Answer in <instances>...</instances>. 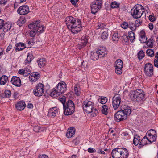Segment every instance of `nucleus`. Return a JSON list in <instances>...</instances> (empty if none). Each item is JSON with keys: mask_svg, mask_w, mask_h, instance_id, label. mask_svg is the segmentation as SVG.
<instances>
[{"mask_svg": "<svg viewBox=\"0 0 158 158\" xmlns=\"http://www.w3.org/2000/svg\"><path fill=\"white\" fill-rule=\"evenodd\" d=\"M65 22L68 29L73 33H77L81 29L82 26L80 21L78 19L76 20L71 16L66 18Z\"/></svg>", "mask_w": 158, "mask_h": 158, "instance_id": "nucleus-1", "label": "nucleus"}, {"mask_svg": "<svg viewBox=\"0 0 158 158\" xmlns=\"http://www.w3.org/2000/svg\"><path fill=\"white\" fill-rule=\"evenodd\" d=\"M66 90L67 85L64 82H60L53 89L52 91L50 93V95L52 97H56L64 93Z\"/></svg>", "mask_w": 158, "mask_h": 158, "instance_id": "nucleus-2", "label": "nucleus"}, {"mask_svg": "<svg viewBox=\"0 0 158 158\" xmlns=\"http://www.w3.org/2000/svg\"><path fill=\"white\" fill-rule=\"evenodd\" d=\"M82 107L84 110L87 113H92L93 117L96 116L98 110L94 108L93 102L88 101H84L82 103Z\"/></svg>", "mask_w": 158, "mask_h": 158, "instance_id": "nucleus-3", "label": "nucleus"}, {"mask_svg": "<svg viewBox=\"0 0 158 158\" xmlns=\"http://www.w3.org/2000/svg\"><path fill=\"white\" fill-rule=\"evenodd\" d=\"M144 12L143 7L141 5H135L131 11V13L132 17L135 19L140 18Z\"/></svg>", "mask_w": 158, "mask_h": 158, "instance_id": "nucleus-4", "label": "nucleus"}, {"mask_svg": "<svg viewBox=\"0 0 158 158\" xmlns=\"http://www.w3.org/2000/svg\"><path fill=\"white\" fill-rule=\"evenodd\" d=\"M63 109L64 114L66 115H70L73 114L75 111L74 104L73 102L70 100H68L64 105Z\"/></svg>", "mask_w": 158, "mask_h": 158, "instance_id": "nucleus-5", "label": "nucleus"}, {"mask_svg": "<svg viewBox=\"0 0 158 158\" xmlns=\"http://www.w3.org/2000/svg\"><path fill=\"white\" fill-rule=\"evenodd\" d=\"M29 29H34L35 28L37 30V34L39 35L43 33L45 29V27L40 23V21H36L35 23H32L28 26Z\"/></svg>", "mask_w": 158, "mask_h": 158, "instance_id": "nucleus-6", "label": "nucleus"}, {"mask_svg": "<svg viewBox=\"0 0 158 158\" xmlns=\"http://www.w3.org/2000/svg\"><path fill=\"white\" fill-rule=\"evenodd\" d=\"M132 96L134 100L140 103L145 100L144 93L140 89H137L133 92Z\"/></svg>", "mask_w": 158, "mask_h": 158, "instance_id": "nucleus-7", "label": "nucleus"}, {"mask_svg": "<svg viewBox=\"0 0 158 158\" xmlns=\"http://www.w3.org/2000/svg\"><path fill=\"white\" fill-rule=\"evenodd\" d=\"M146 139L152 143L153 142L156 141L157 135L156 131L151 129L149 130L146 134Z\"/></svg>", "mask_w": 158, "mask_h": 158, "instance_id": "nucleus-8", "label": "nucleus"}, {"mask_svg": "<svg viewBox=\"0 0 158 158\" xmlns=\"http://www.w3.org/2000/svg\"><path fill=\"white\" fill-rule=\"evenodd\" d=\"M44 91V86L41 83L38 84L34 90L33 93L35 95L40 96L43 94Z\"/></svg>", "mask_w": 158, "mask_h": 158, "instance_id": "nucleus-9", "label": "nucleus"}, {"mask_svg": "<svg viewBox=\"0 0 158 158\" xmlns=\"http://www.w3.org/2000/svg\"><path fill=\"white\" fill-rule=\"evenodd\" d=\"M145 75L148 77H151L153 75V66L150 63H146L145 65L144 69Z\"/></svg>", "mask_w": 158, "mask_h": 158, "instance_id": "nucleus-10", "label": "nucleus"}, {"mask_svg": "<svg viewBox=\"0 0 158 158\" xmlns=\"http://www.w3.org/2000/svg\"><path fill=\"white\" fill-rule=\"evenodd\" d=\"M112 104L113 108L116 110L120 106L121 104V97L119 94H117L113 97Z\"/></svg>", "mask_w": 158, "mask_h": 158, "instance_id": "nucleus-11", "label": "nucleus"}, {"mask_svg": "<svg viewBox=\"0 0 158 158\" xmlns=\"http://www.w3.org/2000/svg\"><path fill=\"white\" fill-rule=\"evenodd\" d=\"M126 118V114L122 110L118 111L114 115V119L117 122H119Z\"/></svg>", "mask_w": 158, "mask_h": 158, "instance_id": "nucleus-12", "label": "nucleus"}, {"mask_svg": "<svg viewBox=\"0 0 158 158\" xmlns=\"http://www.w3.org/2000/svg\"><path fill=\"white\" fill-rule=\"evenodd\" d=\"M119 158H127L129 152L127 149L124 148H118Z\"/></svg>", "mask_w": 158, "mask_h": 158, "instance_id": "nucleus-13", "label": "nucleus"}, {"mask_svg": "<svg viewBox=\"0 0 158 158\" xmlns=\"http://www.w3.org/2000/svg\"><path fill=\"white\" fill-rule=\"evenodd\" d=\"M29 12V7L27 5H24L20 6L17 10L18 14L21 15H24Z\"/></svg>", "mask_w": 158, "mask_h": 158, "instance_id": "nucleus-14", "label": "nucleus"}, {"mask_svg": "<svg viewBox=\"0 0 158 158\" xmlns=\"http://www.w3.org/2000/svg\"><path fill=\"white\" fill-rule=\"evenodd\" d=\"M88 42L87 39L85 36L82 37L79 40L77 48L80 49L85 47Z\"/></svg>", "mask_w": 158, "mask_h": 158, "instance_id": "nucleus-15", "label": "nucleus"}, {"mask_svg": "<svg viewBox=\"0 0 158 158\" xmlns=\"http://www.w3.org/2000/svg\"><path fill=\"white\" fill-rule=\"evenodd\" d=\"M11 82L13 85L17 87H20L21 85L20 79L16 76H13L12 77Z\"/></svg>", "mask_w": 158, "mask_h": 158, "instance_id": "nucleus-16", "label": "nucleus"}, {"mask_svg": "<svg viewBox=\"0 0 158 158\" xmlns=\"http://www.w3.org/2000/svg\"><path fill=\"white\" fill-rule=\"evenodd\" d=\"M40 74L38 72H33L31 73L29 76V79L31 81L33 82L36 81L39 78Z\"/></svg>", "mask_w": 158, "mask_h": 158, "instance_id": "nucleus-17", "label": "nucleus"}, {"mask_svg": "<svg viewBox=\"0 0 158 158\" xmlns=\"http://www.w3.org/2000/svg\"><path fill=\"white\" fill-rule=\"evenodd\" d=\"M121 109L126 114V118H127V116L129 115L131 112V110L130 107L125 105H121Z\"/></svg>", "mask_w": 158, "mask_h": 158, "instance_id": "nucleus-18", "label": "nucleus"}, {"mask_svg": "<svg viewBox=\"0 0 158 158\" xmlns=\"http://www.w3.org/2000/svg\"><path fill=\"white\" fill-rule=\"evenodd\" d=\"M75 129L73 127H70L68 129L66 134V136L68 138H71L75 134Z\"/></svg>", "mask_w": 158, "mask_h": 158, "instance_id": "nucleus-19", "label": "nucleus"}, {"mask_svg": "<svg viewBox=\"0 0 158 158\" xmlns=\"http://www.w3.org/2000/svg\"><path fill=\"white\" fill-rule=\"evenodd\" d=\"M15 50L16 51L22 50L26 48L25 44L23 43H18L15 45Z\"/></svg>", "mask_w": 158, "mask_h": 158, "instance_id": "nucleus-20", "label": "nucleus"}, {"mask_svg": "<svg viewBox=\"0 0 158 158\" xmlns=\"http://www.w3.org/2000/svg\"><path fill=\"white\" fill-rule=\"evenodd\" d=\"M48 113L49 115H51L52 116L54 117L58 114V111L56 107H54L49 110Z\"/></svg>", "mask_w": 158, "mask_h": 158, "instance_id": "nucleus-21", "label": "nucleus"}, {"mask_svg": "<svg viewBox=\"0 0 158 158\" xmlns=\"http://www.w3.org/2000/svg\"><path fill=\"white\" fill-rule=\"evenodd\" d=\"M25 106V102H19L15 105L16 108L18 110L20 111L23 110Z\"/></svg>", "mask_w": 158, "mask_h": 158, "instance_id": "nucleus-22", "label": "nucleus"}, {"mask_svg": "<svg viewBox=\"0 0 158 158\" xmlns=\"http://www.w3.org/2000/svg\"><path fill=\"white\" fill-rule=\"evenodd\" d=\"M140 38L139 39V40L142 43L146 42L147 38L145 35V32L144 31H141L140 32Z\"/></svg>", "mask_w": 158, "mask_h": 158, "instance_id": "nucleus-23", "label": "nucleus"}, {"mask_svg": "<svg viewBox=\"0 0 158 158\" xmlns=\"http://www.w3.org/2000/svg\"><path fill=\"white\" fill-rule=\"evenodd\" d=\"M91 13L93 14H95L98 12V10L100 9L101 8V7L99 5L98 6V5L96 6V5L92 4L91 6Z\"/></svg>", "mask_w": 158, "mask_h": 158, "instance_id": "nucleus-24", "label": "nucleus"}, {"mask_svg": "<svg viewBox=\"0 0 158 158\" xmlns=\"http://www.w3.org/2000/svg\"><path fill=\"white\" fill-rule=\"evenodd\" d=\"M97 53L98 54L99 56L100 57H103L105 54H106L107 52L105 50V48H103L101 49L99 48L98 50L97 51Z\"/></svg>", "mask_w": 158, "mask_h": 158, "instance_id": "nucleus-25", "label": "nucleus"}, {"mask_svg": "<svg viewBox=\"0 0 158 158\" xmlns=\"http://www.w3.org/2000/svg\"><path fill=\"white\" fill-rule=\"evenodd\" d=\"M118 148L113 149L111 152L112 157L113 158H119Z\"/></svg>", "mask_w": 158, "mask_h": 158, "instance_id": "nucleus-26", "label": "nucleus"}, {"mask_svg": "<svg viewBox=\"0 0 158 158\" xmlns=\"http://www.w3.org/2000/svg\"><path fill=\"white\" fill-rule=\"evenodd\" d=\"M11 27V24L5 23L2 27L3 32H7L10 29Z\"/></svg>", "mask_w": 158, "mask_h": 158, "instance_id": "nucleus-27", "label": "nucleus"}, {"mask_svg": "<svg viewBox=\"0 0 158 158\" xmlns=\"http://www.w3.org/2000/svg\"><path fill=\"white\" fill-rule=\"evenodd\" d=\"M11 95V91L9 90H6L4 93H1V97L3 98H9Z\"/></svg>", "mask_w": 158, "mask_h": 158, "instance_id": "nucleus-28", "label": "nucleus"}, {"mask_svg": "<svg viewBox=\"0 0 158 158\" xmlns=\"http://www.w3.org/2000/svg\"><path fill=\"white\" fill-rule=\"evenodd\" d=\"M8 77L6 75H3L0 78V84L1 85H4L8 81Z\"/></svg>", "mask_w": 158, "mask_h": 158, "instance_id": "nucleus-29", "label": "nucleus"}, {"mask_svg": "<svg viewBox=\"0 0 158 158\" xmlns=\"http://www.w3.org/2000/svg\"><path fill=\"white\" fill-rule=\"evenodd\" d=\"M26 22V20L23 17H21L17 22V24L19 26H21L23 24Z\"/></svg>", "mask_w": 158, "mask_h": 158, "instance_id": "nucleus-30", "label": "nucleus"}, {"mask_svg": "<svg viewBox=\"0 0 158 158\" xmlns=\"http://www.w3.org/2000/svg\"><path fill=\"white\" fill-rule=\"evenodd\" d=\"M99 57L97 52H91L90 57L92 60H97L98 59Z\"/></svg>", "mask_w": 158, "mask_h": 158, "instance_id": "nucleus-31", "label": "nucleus"}, {"mask_svg": "<svg viewBox=\"0 0 158 158\" xmlns=\"http://www.w3.org/2000/svg\"><path fill=\"white\" fill-rule=\"evenodd\" d=\"M38 65L41 68L43 67L45 65L46 60L45 59H40L38 60Z\"/></svg>", "mask_w": 158, "mask_h": 158, "instance_id": "nucleus-32", "label": "nucleus"}, {"mask_svg": "<svg viewBox=\"0 0 158 158\" xmlns=\"http://www.w3.org/2000/svg\"><path fill=\"white\" fill-rule=\"evenodd\" d=\"M115 67L122 68L123 66V63L122 61L120 59L117 60L115 62Z\"/></svg>", "mask_w": 158, "mask_h": 158, "instance_id": "nucleus-33", "label": "nucleus"}, {"mask_svg": "<svg viewBox=\"0 0 158 158\" xmlns=\"http://www.w3.org/2000/svg\"><path fill=\"white\" fill-rule=\"evenodd\" d=\"M140 137L137 135H135L134 139L133 140V143L134 145L136 146L140 142Z\"/></svg>", "mask_w": 158, "mask_h": 158, "instance_id": "nucleus-34", "label": "nucleus"}, {"mask_svg": "<svg viewBox=\"0 0 158 158\" xmlns=\"http://www.w3.org/2000/svg\"><path fill=\"white\" fill-rule=\"evenodd\" d=\"M146 139V137L145 136L141 140L139 146V148H141L143 146L147 144V142Z\"/></svg>", "mask_w": 158, "mask_h": 158, "instance_id": "nucleus-35", "label": "nucleus"}, {"mask_svg": "<svg viewBox=\"0 0 158 158\" xmlns=\"http://www.w3.org/2000/svg\"><path fill=\"white\" fill-rule=\"evenodd\" d=\"M102 39L104 40L107 39L109 37V35L107 30L104 31L101 36Z\"/></svg>", "mask_w": 158, "mask_h": 158, "instance_id": "nucleus-36", "label": "nucleus"}, {"mask_svg": "<svg viewBox=\"0 0 158 158\" xmlns=\"http://www.w3.org/2000/svg\"><path fill=\"white\" fill-rule=\"evenodd\" d=\"M128 36L130 41L133 42L135 39L134 33L132 31H130L128 33Z\"/></svg>", "mask_w": 158, "mask_h": 158, "instance_id": "nucleus-37", "label": "nucleus"}, {"mask_svg": "<svg viewBox=\"0 0 158 158\" xmlns=\"http://www.w3.org/2000/svg\"><path fill=\"white\" fill-rule=\"evenodd\" d=\"M33 130L36 132H39L42 131L44 130V129L42 127L36 126L33 127Z\"/></svg>", "mask_w": 158, "mask_h": 158, "instance_id": "nucleus-38", "label": "nucleus"}, {"mask_svg": "<svg viewBox=\"0 0 158 158\" xmlns=\"http://www.w3.org/2000/svg\"><path fill=\"white\" fill-rule=\"evenodd\" d=\"M32 57L33 56L31 55H28L25 61V64H29L31 61Z\"/></svg>", "mask_w": 158, "mask_h": 158, "instance_id": "nucleus-39", "label": "nucleus"}, {"mask_svg": "<svg viewBox=\"0 0 158 158\" xmlns=\"http://www.w3.org/2000/svg\"><path fill=\"white\" fill-rule=\"evenodd\" d=\"M153 39L152 37L150 38L146 42V44L150 48H152L153 45Z\"/></svg>", "mask_w": 158, "mask_h": 158, "instance_id": "nucleus-40", "label": "nucleus"}, {"mask_svg": "<svg viewBox=\"0 0 158 158\" xmlns=\"http://www.w3.org/2000/svg\"><path fill=\"white\" fill-rule=\"evenodd\" d=\"M102 113L105 114L107 115V114L108 107L106 105H103L102 106Z\"/></svg>", "mask_w": 158, "mask_h": 158, "instance_id": "nucleus-41", "label": "nucleus"}, {"mask_svg": "<svg viewBox=\"0 0 158 158\" xmlns=\"http://www.w3.org/2000/svg\"><path fill=\"white\" fill-rule=\"evenodd\" d=\"M107 101V98L106 97H102L98 99L99 102L102 104H105Z\"/></svg>", "mask_w": 158, "mask_h": 158, "instance_id": "nucleus-42", "label": "nucleus"}, {"mask_svg": "<svg viewBox=\"0 0 158 158\" xmlns=\"http://www.w3.org/2000/svg\"><path fill=\"white\" fill-rule=\"evenodd\" d=\"M144 53L143 51H140L138 53V58L139 59H141L144 57Z\"/></svg>", "mask_w": 158, "mask_h": 158, "instance_id": "nucleus-43", "label": "nucleus"}, {"mask_svg": "<svg viewBox=\"0 0 158 158\" xmlns=\"http://www.w3.org/2000/svg\"><path fill=\"white\" fill-rule=\"evenodd\" d=\"M146 53L150 57H152L154 55V52L153 50L151 49L147 50Z\"/></svg>", "mask_w": 158, "mask_h": 158, "instance_id": "nucleus-44", "label": "nucleus"}, {"mask_svg": "<svg viewBox=\"0 0 158 158\" xmlns=\"http://www.w3.org/2000/svg\"><path fill=\"white\" fill-rule=\"evenodd\" d=\"M93 4L96 5L98 6L99 5L101 7L102 4V0H95V1L92 3Z\"/></svg>", "mask_w": 158, "mask_h": 158, "instance_id": "nucleus-45", "label": "nucleus"}, {"mask_svg": "<svg viewBox=\"0 0 158 158\" xmlns=\"http://www.w3.org/2000/svg\"><path fill=\"white\" fill-rule=\"evenodd\" d=\"M32 29V30L30 32V35L31 37L34 36L36 34H37V31L38 30H36L34 28V29Z\"/></svg>", "mask_w": 158, "mask_h": 158, "instance_id": "nucleus-46", "label": "nucleus"}, {"mask_svg": "<svg viewBox=\"0 0 158 158\" xmlns=\"http://www.w3.org/2000/svg\"><path fill=\"white\" fill-rule=\"evenodd\" d=\"M128 27L132 30L134 31L136 29L135 25L133 23L131 22L128 24Z\"/></svg>", "mask_w": 158, "mask_h": 158, "instance_id": "nucleus-47", "label": "nucleus"}, {"mask_svg": "<svg viewBox=\"0 0 158 158\" xmlns=\"http://www.w3.org/2000/svg\"><path fill=\"white\" fill-rule=\"evenodd\" d=\"M23 71V75L24 76H27L31 73L30 69L27 68L25 69H24Z\"/></svg>", "mask_w": 158, "mask_h": 158, "instance_id": "nucleus-48", "label": "nucleus"}, {"mask_svg": "<svg viewBox=\"0 0 158 158\" xmlns=\"http://www.w3.org/2000/svg\"><path fill=\"white\" fill-rule=\"evenodd\" d=\"M74 91L75 94L77 96H78L79 95L80 92V89L79 87H77V86H76L74 87Z\"/></svg>", "mask_w": 158, "mask_h": 158, "instance_id": "nucleus-49", "label": "nucleus"}, {"mask_svg": "<svg viewBox=\"0 0 158 158\" xmlns=\"http://www.w3.org/2000/svg\"><path fill=\"white\" fill-rule=\"evenodd\" d=\"M122 68L115 67V72L116 73L118 74H120L122 73Z\"/></svg>", "mask_w": 158, "mask_h": 158, "instance_id": "nucleus-50", "label": "nucleus"}, {"mask_svg": "<svg viewBox=\"0 0 158 158\" xmlns=\"http://www.w3.org/2000/svg\"><path fill=\"white\" fill-rule=\"evenodd\" d=\"M119 5L115 2H112L111 4V7L112 8H116Z\"/></svg>", "mask_w": 158, "mask_h": 158, "instance_id": "nucleus-51", "label": "nucleus"}, {"mask_svg": "<svg viewBox=\"0 0 158 158\" xmlns=\"http://www.w3.org/2000/svg\"><path fill=\"white\" fill-rule=\"evenodd\" d=\"M118 35L117 33H114L112 36V38L113 41H115L116 40H118Z\"/></svg>", "mask_w": 158, "mask_h": 158, "instance_id": "nucleus-52", "label": "nucleus"}, {"mask_svg": "<svg viewBox=\"0 0 158 158\" xmlns=\"http://www.w3.org/2000/svg\"><path fill=\"white\" fill-rule=\"evenodd\" d=\"M128 26V24L126 22H123L121 25V27L124 29L127 28Z\"/></svg>", "mask_w": 158, "mask_h": 158, "instance_id": "nucleus-53", "label": "nucleus"}, {"mask_svg": "<svg viewBox=\"0 0 158 158\" xmlns=\"http://www.w3.org/2000/svg\"><path fill=\"white\" fill-rule=\"evenodd\" d=\"M98 28L97 29H103L104 28L105 25L102 23H98Z\"/></svg>", "mask_w": 158, "mask_h": 158, "instance_id": "nucleus-54", "label": "nucleus"}, {"mask_svg": "<svg viewBox=\"0 0 158 158\" xmlns=\"http://www.w3.org/2000/svg\"><path fill=\"white\" fill-rule=\"evenodd\" d=\"M122 38L123 39V40L125 42H128L129 39L128 36L126 35H123Z\"/></svg>", "mask_w": 158, "mask_h": 158, "instance_id": "nucleus-55", "label": "nucleus"}, {"mask_svg": "<svg viewBox=\"0 0 158 158\" xmlns=\"http://www.w3.org/2000/svg\"><path fill=\"white\" fill-rule=\"evenodd\" d=\"M73 143L75 145L78 144L80 142V138L79 137H77L75 139L73 140Z\"/></svg>", "mask_w": 158, "mask_h": 158, "instance_id": "nucleus-56", "label": "nucleus"}, {"mask_svg": "<svg viewBox=\"0 0 158 158\" xmlns=\"http://www.w3.org/2000/svg\"><path fill=\"white\" fill-rule=\"evenodd\" d=\"M60 101L62 103L63 106H64V105L66 103V98L65 96H63L60 99Z\"/></svg>", "mask_w": 158, "mask_h": 158, "instance_id": "nucleus-57", "label": "nucleus"}, {"mask_svg": "<svg viewBox=\"0 0 158 158\" xmlns=\"http://www.w3.org/2000/svg\"><path fill=\"white\" fill-rule=\"evenodd\" d=\"M149 19L151 22H152L154 21L156 19L155 17L153 15H150L149 16Z\"/></svg>", "mask_w": 158, "mask_h": 158, "instance_id": "nucleus-58", "label": "nucleus"}, {"mask_svg": "<svg viewBox=\"0 0 158 158\" xmlns=\"http://www.w3.org/2000/svg\"><path fill=\"white\" fill-rule=\"evenodd\" d=\"M88 151L90 153H94L96 152V150L92 148H90L88 149Z\"/></svg>", "mask_w": 158, "mask_h": 158, "instance_id": "nucleus-59", "label": "nucleus"}, {"mask_svg": "<svg viewBox=\"0 0 158 158\" xmlns=\"http://www.w3.org/2000/svg\"><path fill=\"white\" fill-rule=\"evenodd\" d=\"M5 22L4 20L0 19V30L2 28Z\"/></svg>", "mask_w": 158, "mask_h": 158, "instance_id": "nucleus-60", "label": "nucleus"}, {"mask_svg": "<svg viewBox=\"0 0 158 158\" xmlns=\"http://www.w3.org/2000/svg\"><path fill=\"white\" fill-rule=\"evenodd\" d=\"M135 26H139L140 25V21L138 20H137L135 22V23L134 24Z\"/></svg>", "mask_w": 158, "mask_h": 158, "instance_id": "nucleus-61", "label": "nucleus"}, {"mask_svg": "<svg viewBox=\"0 0 158 158\" xmlns=\"http://www.w3.org/2000/svg\"><path fill=\"white\" fill-rule=\"evenodd\" d=\"M12 46L10 44L8 47H7L6 49V52H8L9 51H10L11 49L12 48Z\"/></svg>", "mask_w": 158, "mask_h": 158, "instance_id": "nucleus-62", "label": "nucleus"}, {"mask_svg": "<svg viewBox=\"0 0 158 158\" xmlns=\"http://www.w3.org/2000/svg\"><path fill=\"white\" fill-rule=\"evenodd\" d=\"M154 66L158 68V61L156 59L154 60Z\"/></svg>", "mask_w": 158, "mask_h": 158, "instance_id": "nucleus-63", "label": "nucleus"}, {"mask_svg": "<svg viewBox=\"0 0 158 158\" xmlns=\"http://www.w3.org/2000/svg\"><path fill=\"white\" fill-rule=\"evenodd\" d=\"M39 158H48V157L45 155H42L39 156Z\"/></svg>", "mask_w": 158, "mask_h": 158, "instance_id": "nucleus-64", "label": "nucleus"}]
</instances>
